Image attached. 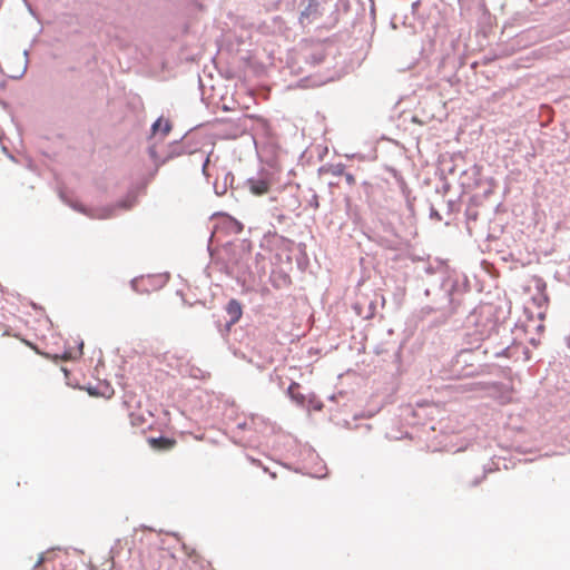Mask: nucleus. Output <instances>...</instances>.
Masks as SVG:
<instances>
[{
    "label": "nucleus",
    "instance_id": "1",
    "mask_svg": "<svg viewBox=\"0 0 570 570\" xmlns=\"http://www.w3.org/2000/svg\"><path fill=\"white\" fill-rule=\"evenodd\" d=\"M272 184V178L268 175L253 177L247 180V186L255 196L266 195L271 190Z\"/></svg>",
    "mask_w": 570,
    "mask_h": 570
},
{
    "label": "nucleus",
    "instance_id": "2",
    "mask_svg": "<svg viewBox=\"0 0 570 570\" xmlns=\"http://www.w3.org/2000/svg\"><path fill=\"white\" fill-rule=\"evenodd\" d=\"M147 442L150 445V448L156 451H170L177 444V441L175 439L165 436L149 438Z\"/></svg>",
    "mask_w": 570,
    "mask_h": 570
},
{
    "label": "nucleus",
    "instance_id": "3",
    "mask_svg": "<svg viewBox=\"0 0 570 570\" xmlns=\"http://www.w3.org/2000/svg\"><path fill=\"white\" fill-rule=\"evenodd\" d=\"M225 311H226V313L229 316L228 325L236 324L240 320V317L243 315L242 304L237 299H235V298L230 299L227 303V305L225 307Z\"/></svg>",
    "mask_w": 570,
    "mask_h": 570
},
{
    "label": "nucleus",
    "instance_id": "4",
    "mask_svg": "<svg viewBox=\"0 0 570 570\" xmlns=\"http://www.w3.org/2000/svg\"><path fill=\"white\" fill-rule=\"evenodd\" d=\"M170 130H171V124L167 119L159 118L153 125V132L154 134H157L158 131H160L163 134V136H167Z\"/></svg>",
    "mask_w": 570,
    "mask_h": 570
},
{
    "label": "nucleus",
    "instance_id": "5",
    "mask_svg": "<svg viewBox=\"0 0 570 570\" xmlns=\"http://www.w3.org/2000/svg\"><path fill=\"white\" fill-rule=\"evenodd\" d=\"M288 394L292 400H294L296 403L303 405L305 402V396L299 392V384L296 382H293L288 387Z\"/></svg>",
    "mask_w": 570,
    "mask_h": 570
},
{
    "label": "nucleus",
    "instance_id": "6",
    "mask_svg": "<svg viewBox=\"0 0 570 570\" xmlns=\"http://www.w3.org/2000/svg\"><path fill=\"white\" fill-rule=\"evenodd\" d=\"M344 168H345V167H344V165L338 164V165L333 166V167L331 168V173H332L334 176H343V175H344V173H345V171H344Z\"/></svg>",
    "mask_w": 570,
    "mask_h": 570
},
{
    "label": "nucleus",
    "instance_id": "7",
    "mask_svg": "<svg viewBox=\"0 0 570 570\" xmlns=\"http://www.w3.org/2000/svg\"><path fill=\"white\" fill-rule=\"evenodd\" d=\"M345 177V181L350 185V186H353L355 185L356 180H355V177L350 174V173H344L343 175Z\"/></svg>",
    "mask_w": 570,
    "mask_h": 570
},
{
    "label": "nucleus",
    "instance_id": "8",
    "mask_svg": "<svg viewBox=\"0 0 570 570\" xmlns=\"http://www.w3.org/2000/svg\"><path fill=\"white\" fill-rule=\"evenodd\" d=\"M62 358L63 360H71V358H73V356L71 355V353H65Z\"/></svg>",
    "mask_w": 570,
    "mask_h": 570
},
{
    "label": "nucleus",
    "instance_id": "9",
    "mask_svg": "<svg viewBox=\"0 0 570 570\" xmlns=\"http://www.w3.org/2000/svg\"><path fill=\"white\" fill-rule=\"evenodd\" d=\"M80 348H82V343L80 344ZM78 354H79V355H81V354H82V351H81V350H79Z\"/></svg>",
    "mask_w": 570,
    "mask_h": 570
},
{
    "label": "nucleus",
    "instance_id": "10",
    "mask_svg": "<svg viewBox=\"0 0 570 570\" xmlns=\"http://www.w3.org/2000/svg\"><path fill=\"white\" fill-rule=\"evenodd\" d=\"M208 163H209V159L207 158V159H206V163H205V165H204V168L206 167V165H207Z\"/></svg>",
    "mask_w": 570,
    "mask_h": 570
}]
</instances>
